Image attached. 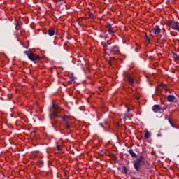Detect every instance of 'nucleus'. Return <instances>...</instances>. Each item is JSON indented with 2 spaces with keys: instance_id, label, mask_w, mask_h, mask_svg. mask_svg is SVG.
<instances>
[{
  "instance_id": "nucleus-1",
  "label": "nucleus",
  "mask_w": 179,
  "mask_h": 179,
  "mask_svg": "<svg viewBox=\"0 0 179 179\" xmlns=\"http://www.w3.org/2000/svg\"><path fill=\"white\" fill-rule=\"evenodd\" d=\"M61 111H62L61 108L53 103L50 108V113L49 114L50 119L52 121H54V120H57V118H61L62 121V125L64 127L65 129L69 131L70 128H72V127L71 126V119H69V117L66 115L61 117L59 115Z\"/></svg>"
},
{
  "instance_id": "nucleus-2",
  "label": "nucleus",
  "mask_w": 179,
  "mask_h": 179,
  "mask_svg": "<svg viewBox=\"0 0 179 179\" xmlns=\"http://www.w3.org/2000/svg\"><path fill=\"white\" fill-rule=\"evenodd\" d=\"M145 166V157L140 155L137 160L134 161V168L136 171H139L141 166Z\"/></svg>"
},
{
  "instance_id": "nucleus-3",
  "label": "nucleus",
  "mask_w": 179,
  "mask_h": 179,
  "mask_svg": "<svg viewBox=\"0 0 179 179\" xmlns=\"http://www.w3.org/2000/svg\"><path fill=\"white\" fill-rule=\"evenodd\" d=\"M107 47V45L103 46L106 54H107V51L109 55H117V54H120V48L117 45H115L110 49H108Z\"/></svg>"
},
{
  "instance_id": "nucleus-4",
  "label": "nucleus",
  "mask_w": 179,
  "mask_h": 179,
  "mask_svg": "<svg viewBox=\"0 0 179 179\" xmlns=\"http://www.w3.org/2000/svg\"><path fill=\"white\" fill-rule=\"evenodd\" d=\"M166 26H169V27H171V29H173V30H177L178 31H179L178 22L171 20L167 21Z\"/></svg>"
},
{
  "instance_id": "nucleus-5",
  "label": "nucleus",
  "mask_w": 179,
  "mask_h": 179,
  "mask_svg": "<svg viewBox=\"0 0 179 179\" xmlns=\"http://www.w3.org/2000/svg\"><path fill=\"white\" fill-rule=\"evenodd\" d=\"M123 75L126 79H127L128 83L131 85V86H135V80H134V77L131 75V73L124 71Z\"/></svg>"
},
{
  "instance_id": "nucleus-6",
  "label": "nucleus",
  "mask_w": 179,
  "mask_h": 179,
  "mask_svg": "<svg viewBox=\"0 0 179 179\" xmlns=\"http://www.w3.org/2000/svg\"><path fill=\"white\" fill-rule=\"evenodd\" d=\"M28 58L33 62L38 61V59H40V55L30 52L29 55H28Z\"/></svg>"
},
{
  "instance_id": "nucleus-7",
  "label": "nucleus",
  "mask_w": 179,
  "mask_h": 179,
  "mask_svg": "<svg viewBox=\"0 0 179 179\" xmlns=\"http://www.w3.org/2000/svg\"><path fill=\"white\" fill-rule=\"evenodd\" d=\"M162 31V29H160V27L158 25H156L152 30L151 33H153V34L157 35L160 34V32Z\"/></svg>"
},
{
  "instance_id": "nucleus-8",
  "label": "nucleus",
  "mask_w": 179,
  "mask_h": 179,
  "mask_svg": "<svg viewBox=\"0 0 179 179\" xmlns=\"http://www.w3.org/2000/svg\"><path fill=\"white\" fill-rule=\"evenodd\" d=\"M105 27L108 29L109 34H113L114 33V30L113 29V25H111L110 23L107 22Z\"/></svg>"
},
{
  "instance_id": "nucleus-9",
  "label": "nucleus",
  "mask_w": 179,
  "mask_h": 179,
  "mask_svg": "<svg viewBox=\"0 0 179 179\" xmlns=\"http://www.w3.org/2000/svg\"><path fill=\"white\" fill-rule=\"evenodd\" d=\"M152 110L155 113H159V111L162 110V108L159 105H154L152 108Z\"/></svg>"
},
{
  "instance_id": "nucleus-10",
  "label": "nucleus",
  "mask_w": 179,
  "mask_h": 179,
  "mask_svg": "<svg viewBox=\"0 0 179 179\" xmlns=\"http://www.w3.org/2000/svg\"><path fill=\"white\" fill-rule=\"evenodd\" d=\"M166 100L169 103H173V101H174V100H176V96H174V95H168L166 96Z\"/></svg>"
},
{
  "instance_id": "nucleus-11",
  "label": "nucleus",
  "mask_w": 179,
  "mask_h": 179,
  "mask_svg": "<svg viewBox=\"0 0 179 179\" xmlns=\"http://www.w3.org/2000/svg\"><path fill=\"white\" fill-rule=\"evenodd\" d=\"M128 152L131 155V157H133L134 159H136L138 157V155H136V153H135L134 152V150H132L131 148H130Z\"/></svg>"
},
{
  "instance_id": "nucleus-12",
  "label": "nucleus",
  "mask_w": 179,
  "mask_h": 179,
  "mask_svg": "<svg viewBox=\"0 0 179 179\" xmlns=\"http://www.w3.org/2000/svg\"><path fill=\"white\" fill-rule=\"evenodd\" d=\"M48 34L50 37H52V36H54V34H55V30L52 28H50L48 31Z\"/></svg>"
},
{
  "instance_id": "nucleus-13",
  "label": "nucleus",
  "mask_w": 179,
  "mask_h": 179,
  "mask_svg": "<svg viewBox=\"0 0 179 179\" xmlns=\"http://www.w3.org/2000/svg\"><path fill=\"white\" fill-rule=\"evenodd\" d=\"M150 136H152V134H150V132L146 131L145 134V139H149Z\"/></svg>"
},
{
  "instance_id": "nucleus-14",
  "label": "nucleus",
  "mask_w": 179,
  "mask_h": 179,
  "mask_svg": "<svg viewBox=\"0 0 179 179\" xmlns=\"http://www.w3.org/2000/svg\"><path fill=\"white\" fill-rule=\"evenodd\" d=\"M165 120H168L170 125L173 127V128H176V127L174 126V124H173V122H171V119L169 118V117H165Z\"/></svg>"
},
{
  "instance_id": "nucleus-15",
  "label": "nucleus",
  "mask_w": 179,
  "mask_h": 179,
  "mask_svg": "<svg viewBox=\"0 0 179 179\" xmlns=\"http://www.w3.org/2000/svg\"><path fill=\"white\" fill-rule=\"evenodd\" d=\"M15 26L16 30H19V29H20V24L19 23V22H17V20H15Z\"/></svg>"
},
{
  "instance_id": "nucleus-16",
  "label": "nucleus",
  "mask_w": 179,
  "mask_h": 179,
  "mask_svg": "<svg viewBox=\"0 0 179 179\" xmlns=\"http://www.w3.org/2000/svg\"><path fill=\"white\" fill-rule=\"evenodd\" d=\"M69 78L71 82H73L75 80V76L73 75V73H71L69 76Z\"/></svg>"
},
{
  "instance_id": "nucleus-17",
  "label": "nucleus",
  "mask_w": 179,
  "mask_h": 179,
  "mask_svg": "<svg viewBox=\"0 0 179 179\" xmlns=\"http://www.w3.org/2000/svg\"><path fill=\"white\" fill-rule=\"evenodd\" d=\"M38 166L39 167H43V166H44V161H43V160L38 161Z\"/></svg>"
},
{
  "instance_id": "nucleus-18",
  "label": "nucleus",
  "mask_w": 179,
  "mask_h": 179,
  "mask_svg": "<svg viewBox=\"0 0 179 179\" xmlns=\"http://www.w3.org/2000/svg\"><path fill=\"white\" fill-rule=\"evenodd\" d=\"M173 58H174V59H179V55H177V53L173 52Z\"/></svg>"
},
{
  "instance_id": "nucleus-19",
  "label": "nucleus",
  "mask_w": 179,
  "mask_h": 179,
  "mask_svg": "<svg viewBox=\"0 0 179 179\" xmlns=\"http://www.w3.org/2000/svg\"><path fill=\"white\" fill-rule=\"evenodd\" d=\"M122 170L124 174H128V169H127V166H123Z\"/></svg>"
},
{
  "instance_id": "nucleus-20",
  "label": "nucleus",
  "mask_w": 179,
  "mask_h": 179,
  "mask_svg": "<svg viewBox=\"0 0 179 179\" xmlns=\"http://www.w3.org/2000/svg\"><path fill=\"white\" fill-rule=\"evenodd\" d=\"M88 17L90 19H93V17H94V15L93 14V13H88Z\"/></svg>"
},
{
  "instance_id": "nucleus-21",
  "label": "nucleus",
  "mask_w": 179,
  "mask_h": 179,
  "mask_svg": "<svg viewBox=\"0 0 179 179\" xmlns=\"http://www.w3.org/2000/svg\"><path fill=\"white\" fill-rule=\"evenodd\" d=\"M113 159L115 162V163H117V161L118 160V158L115 155H113Z\"/></svg>"
},
{
  "instance_id": "nucleus-22",
  "label": "nucleus",
  "mask_w": 179,
  "mask_h": 179,
  "mask_svg": "<svg viewBox=\"0 0 179 179\" xmlns=\"http://www.w3.org/2000/svg\"><path fill=\"white\" fill-rule=\"evenodd\" d=\"M57 121L51 122V125L52 128H55V124H57Z\"/></svg>"
},
{
  "instance_id": "nucleus-23",
  "label": "nucleus",
  "mask_w": 179,
  "mask_h": 179,
  "mask_svg": "<svg viewBox=\"0 0 179 179\" xmlns=\"http://www.w3.org/2000/svg\"><path fill=\"white\" fill-rule=\"evenodd\" d=\"M167 107H169V106H165L164 107H163L162 108H161V110H162V111H164V110H167Z\"/></svg>"
},
{
  "instance_id": "nucleus-24",
  "label": "nucleus",
  "mask_w": 179,
  "mask_h": 179,
  "mask_svg": "<svg viewBox=\"0 0 179 179\" xmlns=\"http://www.w3.org/2000/svg\"><path fill=\"white\" fill-rule=\"evenodd\" d=\"M157 43H159V44H162V38H159V39H157Z\"/></svg>"
},
{
  "instance_id": "nucleus-25",
  "label": "nucleus",
  "mask_w": 179,
  "mask_h": 179,
  "mask_svg": "<svg viewBox=\"0 0 179 179\" xmlns=\"http://www.w3.org/2000/svg\"><path fill=\"white\" fill-rule=\"evenodd\" d=\"M24 54H26V55H30V54H29V51H24Z\"/></svg>"
},
{
  "instance_id": "nucleus-26",
  "label": "nucleus",
  "mask_w": 179,
  "mask_h": 179,
  "mask_svg": "<svg viewBox=\"0 0 179 179\" xmlns=\"http://www.w3.org/2000/svg\"><path fill=\"white\" fill-rule=\"evenodd\" d=\"M57 150H61V146H59V145H57Z\"/></svg>"
},
{
  "instance_id": "nucleus-27",
  "label": "nucleus",
  "mask_w": 179,
  "mask_h": 179,
  "mask_svg": "<svg viewBox=\"0 0 179 179\" xmlns=\"http://www.w3.org/2000/svg\"><path fill=\"white\" fill-rule=\"evenodd\" d=\"M108 62L110 66H111V65H113V63L111 62V60H108Z\"/></svg>"
},
{
  "instance_id": "nucleus-28",
  "label": "nucleus",
  "mask_w": 179,
  "mask_h": 179,
  "mask_svg": "<svg viewBox=\"0 0 179 179\" xmlns=\"http://www.w3.org/2000/svg\"><path fill=\"white\" fill-rule=\"evenodd\" d=\"M56 2H62V0H56Z\"/></svg>"
},
{
  "instance_id": "nucleus-29",
  "label": "nucleus",
  "mask_w": 179,
  "mask_h": 179,
  "mask_svg": "<svg viewBox=\"0 0 179 179\" xmlns=\"http://www.w3.org/2000/svg\"><path fill=\"white\" fill-rule=\"evenodd\" d=\"M31 135H36V131H33V132L31 133Z\"/></svg>"
},
{
  "instance_id": "nucleus-30",
  "label": "nucleus",
  "mask_w": 179,
  "mask_h": 179,
  "mask_svg": "<svg viewBox=\"0 0 179 179\" xmlns=\"http://www.w3.org/2000/svg\"><path fill=\"white\" fill-rule=\"evenodd\" d=\"M164 41H166L165 39H162V43H164Z\"/></svg>"
},
{
  "instance_id": "nucleus-31",
  "label": "nucleus",
  "mask_w": 179,
  "mask_h": 179,
  "mask_svg": "<svg viewBox=\"0 0 179 179\" xmlns=\"http://www.w3.org/2000/svg\"><path fill=\"white\" fill-rule=\"evenodd\" d=\"M147 41H148V43H150V41L149 40V38H147Z\"/></svg>"
},
{
  "instance_id": "nucleus-32",
  "label": "nucleus",
  "mask_w": 179,
  "mask_h": 179,
  "mask_svg": "<svg viewBox=\"0 0 179 179\" xmlns=\"http://www.w3.org/2000/svg\"><path fill=\"white\" fill-rule=\"evenodd\" d=\"M129 111H131V109L129 108H128L127 113H129Z\"/></svg>"
},
{
  "instance_id": "nucleus-33",
  "label": "nucleus",
  "mask_w": 179,
  "mask_h": 179,
  "mask_svg": "<svg viewBox=\"0 0 179 179\" xmlns=\"http://www.w3.org/2000/svg\"><path fill=\"white\" fill-rule=\"evenodd\" d=\"M105 124H106V125H107L108 124V121H105Z\"/></svg>"
},
{
  "instance_id": "nucleus-34",
  "label": "nucleus",
  "mask_w": 179,
  "mask_h": 179,
  "mask_svg": "<svg viewBox=\"0 0 179 179\" xmlns=\"http://www.w3.org/2000/svg\"><path fill=\"white\" fill-rule=\"evenodd\" d=\"M157 89H160V86H159L158 87L156 88V90H157Z\"/></svg>"
},
{
  "instance_id": "nucleus-35",
  "label": "nucleus",
  "mask_w": 179,
  "mask_h": 179,
  "mask_svg": "<svg viewBox=\"0 0 179 179\" xmlns=\"http://www.w3.org/2000/svg\"><path fill=\"white\" fill-rule=\"evenodd\" d=\"M8 99L10 100V99H12V97H11V96H8Z\"/></svg>"
},
{
  "instance_id": "nucleus-36",
  "label": "nucleus",
  "mask_w": 179,
  "mask_h": 179,
  "mask_svg": "<svg viewBox=\"0 0 179 179\" xmlns=\"http://www.w3.org/2000/svg\"><path fill=\"white\" fill-rule=\"evenodd\" d=\"M38 152H39L38 150H36V153H38Z\"/></svg>"
},
{
  "instance_id": "nucleus-37",
  "label": "nucleus",
  "mask_w": 179,
  "mask_h": 179,
  "mask_svg": "<svg viewBox=\"0 0 179 179\" xmlns=\"http://www.w3.org/2000/svg\"><path fill=\"white\" fill-rule=\"evenodd\" d=\"M146 78H147V79H148V78H149V76H147Z\"/></svg>"
},
{
  "instance_id": "nucleus-38",
  "label": "nucleus",
  "mask_w": 179,
  "mask_h": 179,
  "mask_svg": "<svg viewBox=\"0 0 179 179\" xmlns=\"http://www.w3.org/2000/svg\"><path fill=\"white\" fill-rule=\"evenodd\" d=\"M112 59H115V58H114V57H113Z\"/></svg>"
},
{
  "instance_id": "nucleus-39",
  "label": "nucleus",
  "mask_w": 179,
  "mask_h": 179,
  "mask_svg": "<svg viewBox=\"0 0 179 179\" xmlns=\"http://www.w3.org/2000/svg\"><path fill=\"white\" fill-rule=\"evenodd\" d=\"M55 131H58L57 129H55Z\"/></svg>"
},
{
  "instance_id": "nucleus-40",
  "label": "nucleus",
  "mask_w": 179,
  "mask_h": 179,
  "mask_svg": "<svg viewBox=\"0 0 179 179\" xmlns=\"http://www.w3.org/2000/svg\"><path fill=\"white\" fill-rule=\"evenodd\" d=\"M24 48H27V47H24Z\"/></svg>"
}]
</instances>
